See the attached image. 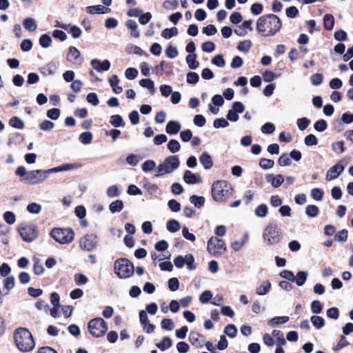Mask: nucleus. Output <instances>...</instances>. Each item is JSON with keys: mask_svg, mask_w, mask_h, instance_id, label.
I'll return each mask as SVG.
<instances>
[{"mask_svg": "<svg viewBox=\"0 0 353 353\" xmlns=\"http://www.w3.org/2000/svg\"><path fill=\"white\" fill-rule=\"evenodd\" d=\"M80 56L81 53L77 48L73 46L69 48L67 54V59L68 61H72V59L77 61L80 57Z\"/></svg>", "mask_w": 353, "mask_h": 353, "instance_id": "obj_33", "label": "nucleus"}, {"mask_svg": "<svg viewBox=\"0 0 353 353\" xmlns=\"http://www.w3.org/2000/svg\"><path fill=\"white\" fill-rule=\"evenodd\" d=\"M39 44L41 47L46 48L50 46L52 43L51 37L46 34H42L39 38Z\"/></svg>", "mask_w": 353, "mask_h": 353, "instance_id": "obj_45", "label": "nucleus"}, {"mask_svg": "<svg viewBox=\"0 0 353 353\" xmlns=\"http://www.w3.org/2000/svg\"><path fill=\"white\" fill-rule=\"evenodd\" d=\"M347 230H341L335 234L334 239L339 242H345L347 239Z\"/></svg>", "mask_w": 353, "mask_h": 353, "instance_id": "obj_51", "label": "nucleus"}, {"mask_svg": "<svg viewBox=\"0 0 353 353\" xmlns=\"http://www.w3.org/2000/svg\"><path fill=\"white\" fill-rule=\"evenodd\" d=\"M189 339L191 344L196 347H203L205 341V336L196 332H191Z\"/></svg>", "mask_w": 353, "mask_h": 353, "instance_id": "obj_15", "label": "nucleus"}, {"mask_svg": "<svg viewBox=\"0 0 353 353\" xmlns=\"http://www.w3.org/2000/svg\"><path fill=\"white\" fill-rule=\"evenodd\" d=\"M296 123L300 130H304L310 123V121L306 117H303L297 119Z\"/></svg>", "mask_w": 353, "mask_h": 353, "instance_id": "obj_57", "label": "nucleus"}, {"mask_svg": "<svg viewBox=\"0 0 353 353\" xmlns=\"http://www.w3.org/2000/svg\"><path fill=\"white\" fill-rule=\"evenodd\" d=\"M281 26L280 19L275 14H270L258 19L256 30L263 37H271L280 30Z\"/></svg>", "mask_w": 353, "mask_h": 353, "instance_id": "obj_1", "label": "nucleus"}, {"mask_svg": "<svg viewBox=\"0 0 353 353\" xmlns=\"http://www.w3.org/2000/svg\"><path fill=\"white\" fill-rule=\"evenodd\" d=\"M138 75V70L134 68H129L125 70V76L129 80L134 79Z\"/></svg>", "mask_w": 353, "mask_h": 353, "instance_id": "obj_60", "label": "nucleus"}, {"mask_svg": "<svg viewBox=\"0 0 353 353\" xmlns=\"http://www.w3.org/2000/svg\"><path fill=\"white\" fill-rule=\"evenodd\" d=\"M211 63L213 65H216L219 68H223L225 65V61L221 54H217L216 55L212 60Z\"/></svg>", "mask_w": 353, "mask_h": 353, "instance_id": "obj_52", "label": "nucleus"}, {"mask_svg": "<svg viewBox=\"0 0 353 353\" xmlns=\"http://www.w3.org/2000/svg\"><path fill=\"white\" fill-rule=\"evenodd\" d=\"M178 6L179 3L177 0H166L163 3V8L167 10L176 9Z\"/></svg>", "mask_w": 353, "mask_h": 353, "instance_id": "obj_62", "label": "nucleus"}, {"mask_svg": "<svg viewBox=\"0 0 353 353\" xmlns=\"http://www.w3.org/2000/svg\"><path fill=\"white\" fill-rule=\"evenodd\" d=\"M50 236L61 244H68L74 240V233L70 228H54L50 232Z\"/></svg>", "mask_w": 353, "mask_h": 353, "instance_id": "obj_8", "label": "nucleus"}, {"mask_svg": "<svg viewBox=\"0 0 353 353\" xmlns=\"http://www.w3.org/2000/svg\"><path fill=\"white\" fill-rule=\"evenodd\" d=\"M88 330L94 337H101L108 331V325L102 318H96L90 321Z\"/></svg>", "mask_w": 353, "mask_h": 353, "instance_id": "obj_9", "label": "nucleus"}, {"mask_svg": "<svg viewBox=\"0 0 353 353\" xmlns=\"http://www.w3.org/2000/svg\"><path fill=\"white\" fill-rule=\"evenodd\" d=\"M86 11L90 14H105L110 11V9L101 5L90 6L86 8Z\"/></svg>", "mask_w": 353, "mask_h": 353, "instance_id": "obj_18", "label": "nucleus"}, {"mask_svg": "<svg viewBox=\"0 0 353 353\" xmlns=\"http://www.w3.org/2000/svg\"><path fill=\"white\" fill-rule=\"evenodd\" d=\"M265 179L274 188H279L284 181V178L281 174H268L265 176Z\"/></svg>", "mask_w": 353, "mask_h": 353, "instance_id": "obj_16", "label": "nucleus"}, {"mask_svg": "<svg viewBox=\"0 0 353 353\" xmlns=\"http://www.w3.org/2000/svg\"><path fill=\"white\" fill-rule=\"evenodd\" d=\"M107 192V196L108 197H110V198L117 197L121 194V192L119 190L118 186L116 185H113L110 186L107 189V192Z\"/></svg>", "mask_w": 353, "mask_h": 353, "instance_id": "obj_47", "label": "nucleus"}, {"mask_svg": "<svg viewBox=\"0 0 353 353\" xmlns=\"http://www.w3.org/2000/svg\"><path fill=\"white\" fill-rule=\"evenodd\" d=\"M263 342L268 347H272L275 344L272 333L271 334L268 333L264 334L263 336Z\"/></svg>", "mask_w": 353, "mask_h": 353, "instance_id": "obj_56", "label": "nucleus"}, {"mask_svg": "<svg viewBox=\"0 0 353 353\" xmlns=\"http://www.w3.org/2000/svg\"><path fill=\"white\" fill-rule=\"evenodd\" d=\"M343 163V161H340L327 170L325 176L327 181L336 179L343 172L345 168V165Z\"/></svg>", "mask_w": 353, "mask_h": 353, "instance_id": "obj_13", "label": "nucleus"}, {"mask_svg": "<svg viewBox=\"0 0 353 353\" xmlns=\"http://www.w3.org/2000/svg\"><path fill=\"white\" fill-rule=\"evenodd\" d=\"M289 317L287 316H276L268 321V325L271 327H274L276 325L285 323L289 321Z\"/></svg>", "mask_w": 353, "mask_h": 353, "instance_id": "obj_30", "label": "nucleus"}, {"mask_svg": "<svg viewBox=\"0 0 353 353\" xmlns=\"http://www.w3.org/2000/svg\"><path fill=\"white\" fill-rule=\"evenodd\" d=\"M172 345V341L170 338L168 336H165L163 338L162 341L156 344V346L161 351H165V350L170 347Z\"/></svg>", "mask_w": 353, "mask_h": 353, "instance_id": "obj_29", "label": "nucleus"}, {"mask_svg": "<svg viewBox=\"0 0 353 353\" xmlns=\"http://www.w3.org/2000/svg\"><path fill=\"white\" fill-rule=\"evenodd\" d=\"M168 205L170 210L174 212H178L181 210V204L175 199H170L168 203Z\"/></svg>", "mask_w": 353, "mask_h": 353, "instance_id": "obj_61", "label": "nucleus"}, {"mask_svg": "<svg viewBox=\"0 0 353 353\" xmlns=\"http://www.w3.org/2000/svg\"><path fill=\"white\" fill-rule=\"evenodd\" d=\"M90 64L99 72L108 71L110 68V62L108 60H104L101 62L100 60L94 59L91 61Z\"/></svg>", "mask_w": 353, "mask_h": 353, "instance_id": "obj_14", "label": "nucleus"}, {"mask_svg": "<svg viewBox=\"0 0 353 353\" xmlns=\"http://www.w3.org/2000/svg\"><path fill=\"white\" fill-rule=\"evenodd\" d=\"M185 261V264L187 265L189 270H193L196 268V265L194 264V259L192 254H186Z\"/></svg>", "mask_w": 353, "mask_h": 353, "instance_id": "obj_58", "label": "nucleus"}, {"mask_svg": "<svg viewBox=\"0 0 353 353\" xmlns=\"http://www.w3.org/2000/svg\"><path fill=\"white\" fill-rule=\"evenodd\" d=\"M224 332L229 337L234 338L236 335L237 330L235 325L232 324H229L225 327Z\"/></svg>", "mask_w": 353, "mask_h": 353, "instance_id": "obj_55", "label": "nucleus"}, {"mask_svg": "<svg viewBox=\"0 0 353 353\" xmlns=\"http://www.w3.org/2000/svg\"><path fill=\"white\" fill-rule=\"evenodd\" d=\"M3 219L8 224L12 225L16 222V216L12 212L6 211L3 214Z\"/></svg>", "mask_w": 353, "mask_h": 353, "instance_id": "obj_50", "label": "nucleus"}, {"mask_svg": "<svg viewBox=\"0 0 353 353\" xmlns=\"http://www.w3.org/2000/svg\"><path fill=\"white\" fill-rule=\"evenodd\" d=\"M156 167V163L153 160H147L141 165L143 171L147 172L152 171Z\"/></svg>", "mask_w": 353, "mask_h": 353, "instance_id": "obj_54", "label": "nucleus"}, {"mask_svg": "<svg viewBox=\"0 0 353 353\" xmlns=\"http://www.w3.org/2000/svg\"><path fill=\"white\" fill-rule=\"evenodd\" d=\"M183 180L188 184H196L199 183L202 181L199 175L194 174L190 170L185 171Z\"/></svg>", "mask_w": 353, "mask_h": 353, "instance_id": "obj_17", "label": "nucleus"}, {"mask_svg": "<svg viewBox=\"0 0 353 353\" xmlns=\"http://www.w3.org/2000/svg\"><path fill=\"white\" fill-rule=\"evenodd\" d=\"M161 327L163 330L172 331L174 328V323L171 319H163L161 322Z\"/></svg>", "mask_w": 353, "mask_h": 353, "instance_id": "obj_43", "label": "nucleus"}, {"mask_svg": "<svg viewBox=\"0 0 353 353\" xmlns=\"http://www.w3.org/2000/svg\"><path fill=\"white\" fill-rule=\"evenodd\" d=\"M323 23L325 29L332 30L334 25V17L330 14H326L323 17Z\"/></svg>", "mask_w": 353, "mask_h": 353, "instance_id": "obj_37", "label": "nucleus"}, {"mask_svg": "<svg viewBox=\"0 0 353 353\" xmlns=\"http://www.w3.org/2000/svg\"><path fill=\"white\" fill-rule=\"evenodd\" d=\"M205 198L203 196H199L196 195H192L190 197V201L192 203L196 208H200L205 203Z\"/></svg>", "mask_w": 353, "mask_h": 353, "instance_id": "obj_36", "label": "nucleus"}, {"mask_svg": "<svg viewBox=\"0 0 353 353\" xmlns=\"http://www.w3.org/2000/svg\"><path fill=\"white\" fill-rule=\"evenodd\" d=\"M23 25L24 28L29 32H34L37 28V24L36 21L31 18L28 17L23 20Z\"/></svg>", "mask_w": 353, "mask_h": 353, "instance_id": "obj_24", "label": "nucleus"}, {"mask_svg": "<svg viewBox=\"0 0 353 353\" xmlns=\"http://www.w3.org/2000/svg\"><path fill=\"white\" fill-rule=\"evenodd\" d=\"M41 205L37 203H31L27 205V211L30 214H38L41 212Z\"/></svg>", "mask_w": 353, "mask_h": 353, "instance_id": "obj_48", "label": "nucleus"}, {"mask_svg": "<svg viewBox=\"0 0 353 353\" xmlns=\"http://www.w3.org/2000/svg\"><path fill=\"white\" fill-rule=\"evenodd\" d=\"M254 212L258 217L263 218L267 216L268 207L265 204H261L255 209Z\"/></svg>", "mask_w": 353, "mask_h": 353, "instance_id": "obj_46", "label": "nucleus"}, {"mask_svg": "<svg viewBox=\"0 0 353 353\" xmlns=\"http://www.w3.org/2000/svg\"><path fill=\"white\" fill-rule=\"evenodd\" d=\"M109 83L112 88V90L116 94H120L123 91L122 87L119 85V79L118 76L114 74L109 78Z\"/></svg>", "mask_w": 353, "mask_h": 353, "instance_id": "obj_22", "label": "nucleus"}, {"mask_svg": "<svg viewBox=\"0 0 353 353\" xmlns=\"http://www.w3.org/2000/svg\"><path fill=\"white\" fill-rule=\"evenodd\" d=\"M319 212V208L314 205H309L305 208V214L311 218L316 217Z\"/></svg>", "mask_w": 353, "mask_h": 353, "instance_id": "obj_40", "label": "nucleus"}, {"mask_svg": "<svg viewBox=\"0 0 353 353\" xmlns=\"http://www.w3.org/2000/svg\"><path fill=\"white\" fill-rule=\"evenodd\" d=\"M208 252L214 256L222 255L226 250L224 241L216 237H211L208 241Z\"/></svg>", "mask_w": 353, "mask_h": 353, "instance_id": "obj_11", "label": "nucleus"}, {"mask_svg": "<svg viewBox=\"0 0 353 353\" xmlns=\"http://www.w3.org/2000/svg\"><path fill=\"white\" fill-rule=\"evenodd\" d=\"M307 277V272L299 271L296 276H294L293 282L296 283L298 286H302L305 283Z\"/></svg>", "mask_w": 353, "mask_h": 353, "instance_id": "obj_26", "label": "nucleus"}, {"mask_svg": "<svg viewBox=\"0 0 353 353\" xmlns=\"http://www.w3.org/2000/svg\"><path fill=\"white\" fill-rule=\"evenodd\" d=\"M327 125L325 120L320 119L317 121L314 125V129L318 132H323L327 129Z\"/></svg>", "mask_w": 353, "mask_h": 353, "instance_id": "obj_63", "label": "nucleus"}, {"mask_svg": "<svg viewBox=\"0 0 353 353\" xmlns=\"http://www.w3.org/2000/svg\"><path fill=\"white\" fill-rule=\"evenodd\" d=\"M212 298V294L209 290L204 291L199 297V301L203 304H206Z\"/></svg>", "mask_w": 353, "mask_h": 353, "instance_id": "obj_64", "label": "nucleus"}, {"mask_svg": "<svg viewBox=\"0 0 353 353\" xmlns=\"http://www.w3.org/2000/svg\"><path fill=\"white\" fill-rule=\"evenodd\" d=\"M9 125L19 130H21L24 128V122L17 117H12L9 120Z\"/></svg>", "mask_w": 353, "mask_h": 353, "instance_id": "obj_35", "label": "nucleus"}, {"mask_svg": "<svg viewBox=\"0 0 353 353\" xmlns=\"http://www.w3.org/2000/svg\"><path fill=\"white\" fill-rule=\"evenodd\" d=\"M270 282L268 281H265L256 288V293L259 296H263L266 294L270 291Z\"/></svg>", "mask_w": 353, "mask_h": 353, "instance_id": "obj_25", "label": "nucleus"}, {"mask_svg": "<svg viewBox=\"0 0 353 353\" xmlns=\"http://www.w3.org/2000/svg\"><path fill=\"white\" fill-rule=\"evenodd\" d=\"M97 243V236L94 234H87L79 241L81 249L90 252L94 250Z\"/></svg>", "mask_w": 353, "mask_h": 353, "instance_id": "obj_12", "label": "nucleus"}, {"mask_svg": "<svg viewBox=\"0 0 353 353\" xmlns=\"http://www.w3.org/2000/svg\"><path fill=\"white\" fill-rule=\"evenodd\" d=\"M14 340L18 350L22 352H28L34 348L33 336L26 328H17L14 332Z\"/></svg>", "mask_w": 353, "mask_h": 353, "instance_id": "obj_2", "label": "nucleus"}, {"mask_svg": "<svg viewBox=\"0 0 353 353\" xmlns=\"http://www.w3.org/2000/svg\"><path fill=\"white\" fill-rule=\"evenodd\" d=\"M310 321L313 326H314L318 330L322 328L325 325L324 319L319 316H312L310 318Z\"/></svg>", "mask_w": 353, "mask_h": 353, "instance_id": "obj_39", "label": "nucleus"}, {"mask_svg": "<svg viewBox=\"0 0 353 353\" xmlns=\"http://www.w3.org/2000/svg\"><path fill=\"white\" fill-rule=\"evenodd\" d=\"M252 46V42L250 40H245L239 42L237 48L239 50L244 52H248Z\"/></svg>", "mask_w": 353, "mask_h": 353, "instance_id": "obj_53", "label": "nucleus"}, {"mask_svg": "<svg viewBox=\"0 0 353 353\" xmlns=\"http://www.w3.org/2000/svg\"><path fill=\"white\" fill-rule=\"evenodd\" d=\"M110 123L114 128L123 127L125 125L122 117L119 114L111 116Z\"/></svg>", "mask_w": 353, "mask_h": 353, "instance_id": "obj_28", "label": "nucleus"}, {"mask_svg": "<svg viewBox=\"0 0 353 353\" xmlns=\"http://www.w3.org/2000/svg\"><path fill=\"white\" fill-rule=\"evenodd\" d=\"M199 161L205 170H210L213 166L212 157L207 152L201 154Z\"/></svg>", "mask_w": 353, "mask_h": 353, "instance_id": "obj_20", "label": "nucleus"}, {"mask_svg": "<svg viewBox=\"0 0 353 353\" xmlns=\"http://www.w3.org/2000/svg\"><path fill=\"white\" fill-rule=\"evenodd\" d=\"M52 168L49 170H36L28 172L24 179L25 182L30 185H35L43 183L52 174Z\"/></svg>", "mask_w": 353, "mask_h": 353, "instance_id": "obj_7", "label": "nucleus"}, {"mask_svg": "<svg viewBox=\"0 0 353 353\" xmlns=\"http://www.w3.org/2000/svg\"><path fill=\"white\" fill-rule=\"evenodd\" d=\"M81 167L80 163H65L58 167L52 168L53 173L76 170Z\"/></svg>", "mask_w": 353, "mask_h": 353, "instance_id": "obj_19", "label": "nucleus"}, {"mask_svg": "<svg viewBox=\"0 0 353 353\" xmlns=\"http://www.w3.org/2000/svg\"><path fill=\"white\" fill-rule=\"evenodd\" d=\"M323 306L319 301H313L311 303V310L314 314H320L322 311Z\"/></svg>", "mask_w": 353, "mask_h": 353, "instance_id": "obj_59", "label": "nucleus"}, {"mask_svg": "<svg viewBox=\"0 0 353 353\" xmlns=\"http://www.w3.org/2000/svg\"><path fill=\"white\" fill-rule=\"evenodd\" d=\"M273 339L275 341V345L283 346L286 343L283 333L278 330H274L272 332Z\"/></svg>", "mask_w": 353, "mask_h": 353, "instance_id": "obj_23", "label": "nucleus"}, {"mask_svg": "<svg viewBox=\"0 0 353 353\" xmlns=\"http://www.w3.org/2000/svg\"><path fill=\"white\" fill-rule=\"evenodd\" d=\"M74 279L77 285H84L88 282V277L81 273L76 274Z\"/></svg>", "mask_w": 353, "mask_h": 353, "instance_id": "obj_44", "label": "nucleus"}, {"mask_svg": "<svg viewBox=\"0 0 353 353\" xmlns=\"http://www.w3.org/2000/svg\"><path fill=\"white\" fill-rule=\"evenodd\" d=\"M181 128V124L174 121H169L165 127V132L169 134H177Z\"/></svg>", "mask_w": 353, "mask_h": 353, "instance_id": "obj_21", "label": "nucleus"}, {"mask_svg": "<svg viewBox=\"0 0 353 353\" xmlns=\"http://www.w3.org/2000/svg\"><path fill=\"white\" fill-rule=\"evenodd\" d=\"M310 194L313 199L320 201L323 199L324 192L321 188H315L312 189Z\"/></svg>", "mask_w": 353, "mask_h": 353, "instance_id": "obj_41", "label": "nucleus"}, {"mask_svg": "<svg viewBox=\"0 0 353 353\" xmlns=\"http://www.w3.org/2000/svg\"><path fill=\"white\" fill-rule=\"evenodd\" d=\"M179 165L180 161L178 156H168L157 166L156 176L172 173L179 168Z\"/></svg>", "mask_w": 353, "mask_h": 353, "instance_id": "obj_4", "label": "nucleus"}, {"mask_svg": "<svg viewBox=\"0 0 353 353\" xmlns=\"http://www.w3.org/2000/svg\"><path fill=\"white\" fill-rule=\"evenodd\" d=\"M211 192L214 201L225 202L232 196L233 188L226 181H217L212 184Z\"/></svg>", "mask_w": 353, "mask_h": 353, "instance_id": "obj_3", "label": "nucleus"}, {"mask_svg": "<svg viewBox=\"0 0 353 353\" xmlns=\"http://www.w3.org/2000/svg\"><path fill=\"white\" fill-rule=\"evenodd\" d=\"M274 165V161L271 159L263 158L259 161V165L264 170H269Z\"/></svg>", "mask_w": 353, "mask_h": 353, "instance_id": "obj_49", "label": "nucleus"}, {"mask_svg": "<svg viewBox=\"0 0 353 353\" xmlns=\"http://www.w3.org/2000/svg\"><path fill=\"white\" fill-rule=\"evenodd\" d=\"M178 29L175 27L171 28H165L161 32V37L164 39H169L172 37L178 34Z\"/></svg>", "mask_w": 353, "mask_h": 353, "instance_id": "obj_32", "label": "nucleus"}, {"mask_svg": "<svg viewBox=\"0 0 353 353\" xmlns=\"http://www.w3.org/2000/svg\"><path fill=\"white\" fill-rule=\"evenodd\" d=\"M167 148L171 153L174 154L180 150L181 145L177 140L171 139L168 143Z\"/></svg>", "mask_w": 353, "mask_h": 353, "instance_id": "obj_34", "label": "nucleus"}, {"mask_svg": "<svg viewBox=\"0 0 353 353\" xmlns=\"http://www.w3.org/2000/svg\"><path fill=\"white\" fill-rule=\"evenodd\" d=\"M114 273L120 279L130 277L134 272L133 264L127 259H119L114 264Z\"/></svg>", "mask_w": 353, "mask_h": 353, "instance_id": "obj_5", "label": "nucleus"}, {"mask_svg": "<svg viewBox=\"0 0 353 353\" xmlns=\"http://www.w3.org/2000/svg\"><path fill=\"white\" fill-rule=\"evenodd\" d=\"M124 207L123 202L121 200H117L112 202L109 205V210L112 213L121 212Z\"/></svg>", "mask_w": 353, "mask_h": 353, "instance_id": "obj_27", "label": "nucleus"}, {"mask_svg": "<svg viewBox=\"0 0 353 353\" xmlns=\"http://www.w3.org/2000/svg\"><path fill=\"white\" fill-rule=\"evenodd\" d=\"M186 62L190 69H196L199 67V62L196 61V55L195 54H190L186 57Z\"/></svg>", "mask_w": 353, "mask_h": 353, "instance_id": "obj_31", "label": "nucleus"}, {"mask_svg": "<svg viewBox=\"0 0 353 353\" xmlns=\"http://www.w3.org/2000/svg\"><path fill=\"white\" fill-rule=\"evenodd\" d=\"M263 239L268 245H273L280 243L282 236L278 227L274 224H268L264 229Z\"/></svg>", "mask_w": 353, "mask_h": 353, "instance_id": "obj_6", "label": "nucleus"}, {"mask_svg": "<svg viewBox=\"0 0 353 353\" xmlns=\"http://www.w3.org/2000/svg\"><path fill=\"white\" fill-rule=\"evenodd\" d=\"M79 139L83 144H90L92 140V134L90 132H84L79 135Z\"/></svg>", "mask_w": 353, "mask_h": 353, "instance_id": "obj_42", "label": "nucleus"}, {"mask_svg": "<svg viewBox=\"0 0 353 353\" xmlns=\"http://www.w3.org/2000/svg\"><path fill=\"white\" fill-rule=\"evenodd\" d=\"M166 228L169 232H176L180 230L181 226L178 221L172 219L168 221Z\"/></svg>", "mask_w": 353, "mask_h": 353, "instance_id": "obj_38", "label": "nucleus"}, {"mask_svg": "<svg viewBox=\"0 0 353 353\" xmlns=\"http://www.w3.org/2000/svg\"><path fill=\"white\" fill-rule=\"evenodd\" d=\"M18 231L22 239L28 243L35 240L39 234V232L34 225L22 223L19 226Z\"/></svg>", "mask_w": 353, "mask_h": 353, "instance_id": "obj_10", "label": "nucleus"}]
</instances>
